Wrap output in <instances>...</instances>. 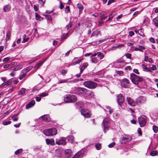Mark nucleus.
I'll list each match as a JSON object with an SVG mask.
<instances>
[{
	"label": "nucleus",
	"instance_id": "obj_12",
	"mask_svg": "<svg viewBox=\"0 0 158 158\" xmlns=\"http://www.w3.org/2000/svg\"><path fill=\"white\" fill-rule=\"evenodd\" d=\"M97 56V57H99L98 59L99 60L102 59L104 57L103 54L101 52L95 53L91 55V56L96 57Z\"/></svg>",
	"mask_w": 158,
	"mask_h": 158
},
{
	"label": "nucleus",
	"instance_id": "obj_16",
	"mask_svg": "<svg viewBox=\"0 0 158 158\" xmlns=\"http://www.w3.org/2000/svg\"><path fill=\"white\" fill-rule=\"evenodd\" d=\"M8 82L10 85L12 84H16L19 82V81L17 80L15 78H14L9 80Z\"/></svg>",
	"mask_w": 158,
	"mask_h": 158
},
{
	"label": "nucleus",
	"instance_id": "obj_23",
	"mask_svg": "<svg viewBox=\"0 0 158 158\" xmlns=\"http://www.w3.org/2000/svg\"><path fill=\"white\" fill-rule=\"evenodd\" d=\"M68 79H63L59 81V82L58 83V84H60L64 83H73L74 82V81H68Z\"/></svg>",
	"mask_w": 158,
	"mask_h": 158
},
{
	"label": "nucleus",
	"instance_id": "obj_19",
	"mask_svg": "<svg viewBox=\"0 0 158 158\" xmlns=\"http://www.w3.org/2000/svg\"><path fill=\"white\" fill-rule=\"evenodd\" d=\"M44 62L41 61H39L37 63L36 65L35 66L34 69H35V71L37 69L40 68L43 64Z\"/></svg>",
	"mask_w": 158,
	"mask_h": 158
},
{
	"label": "nucleus",
	"instance_id": "obj_29",
	"mask_svg": "<svg viewBox=\"0 0 158 158\" xmlns=\"http://www.w3.org/2000/svg\"><path fill=\"white\" fill-rule=\"evenodd\" d=\"M67 138L68 141L71 143L73 142L74 141V137L72 135L68 136L67 137Z\"/></svg>",
	"mask_w": 158,
	"mask_h": 158
},
{
	"label": "nucleus",
	"instance_id": "obj_55",
	"mask_svg": "<svg viewBox=\"0 0 158 158\" xmlns=\"http://www.w3.org/2000/svg\"><path fill=\"white\" fill-rule=\"evenodd\" d=\"M114 16L112 15V14L111 13V14L110 15H109V18L106 21V22L108 21H109L110 20V19H113V18Z\"/></svg>",
	"mask_w": 158,
	"mask_h": 158
},
{
	"label": "nucleus",
	"instance_id": "obj_26",
	"mask_svg": "<svg viewBox=\"0 0 158 158\" xmlns=\"http://www.w3.org/2000/svg\"><path fill=\"white\" fill-rule=\"evenodd\" d=\"M40 118L43 120L47 121H49L50 120L49 116L47 115L42 116L40 117Z\"/></svg>",
	"mask_w": 158,
	"mask_h": 158
},
{
	"label": "nucleus",
	"instance_id": "obj_46",
	"mask_svg": "<svg viewBox=\"0 0 158 158\" xmlns=\"http://www.w3.org/2000/svg\"><path fill=\"white\" fill-rule=\"evenodd\" d=\"M35 14L36 19L37 20L40 19L41 17L37 13H35Z\"/></svg>",
	"mask_w": 158,
	"mask_h": 158
},
{
	"label": "nucleus",
	"instance_id": "obj_30",
	"mask_svg": "<svg viewBox=\"0 0 158 158\" xmlns=\"http://www.w3.org/2000/svg\"><path fill=\"white\" fill-rule=\"evenodd\" d=\"M77 7L79 10V13H81L83 9L82 5L81 4H77Z\"/></svg>",
	"mask_w": 158,
	"mask_h": 158
},
{
	"label": "nucleus",
	"instance_id": "obj_10",
	"mask_svg": "<svg viewBox=\"0 0 158 158\" xmlns=\"http://www.w3.org/2000/svg\"><path fill=\"white\" fill-rule=\"evenodd\" d=\"M117 101L119 105L121 107H122V105L124 102V98L122 94H119L118 96Z\"/></svg>",
	"mask_w": 158,
	"mask_h": 158
},
{
	"label": "nucleus",
	"instance_id": "obj_33",
	"mask_svg": "<svg viewBox=\"0 0 158 158\" xmlns=\"http://www.w3.org/2000/svg\"><path fill=\"white\" fill-rule=\"evenodd\" d=\"M10 85L9 83L8 82V80L6 82H5L0 85V88H2L5 86H6Z\"/></svg>",
	"mask_w": 158,
	"mask_h": 158
},
{
	"label": "nucleus",
	"instance_id": "obj_63",
	"mask_svg": "<svg viewBox=\"0 0 158 158\" xmlns=\"http://www.w3.org/2000/svg\"><path fill=\"white\" fill-rule=\"evenodd\" d=\"M29 40V38L28 37L25 40H23L22 41V43H24L26 42L27 41H28Z\"/></svg>",
	"mask_w": 158,
	"mask_h": 158
},
{
	"label": "nucleus",
	"instance_id": "obj_54",
	"mask_svg": "<svg viewBox=\"0 0 158 158\" xmlns=\"http://www.w3.org/2000/svg\"><path fill=\"white\" fill-rule=\"evenodd\" d=\"M149 41L150 42L153 43H155V41L154 38L153 37H151L149 39Z\"/></svg>",
	"mask_w": 158,
	"mask_h": 158
},
{
	"label": "nucleus",
	"instance_id": "obj_24",
	"mask_svg": "<svg viewBox=\"0 0 158 158\" xmlns=\"http://www.w3.org/2000/svg\"><path fill=\"white\" fill-rule=\"evenodd\" d=\"M11 36V32L9 31H8L6 32V37L5 39L6 43L7 41L10 40Z\"/></svg>",
	"mask_w": 158,
	"mask_h": 158
},
{
	"label": "nucleus",
	"instance_id": "obj_20",
	"mask_svg": "<svg viewBox=\"0 0 158 158\" xmlns=\"http://www.w3.org/2000/svg\"><path fill=\"white\" fill-rule=\"evenodd\" d=\"M72 151L70 149H67L65 151V154L66 157H69L71 156Z\"/></svg>",
	"mask_w": 158,
	"mask_h": 158
},
{
	"label": "nucleus",
	"instance_id": "obj_40",
	"mask_svg": "<svg viewBox=\"0 0 158 158\" xmlns=\"http://www.w3.org/2000/svg\"><path fill=\"white\" fill-rule=\"evenodd\" d=\"M95 147L98 150H100L101 148V144L99 143H97L95 144Z\"/></svg>",
	"mask_w": 158,
	"mask_h": 158
},
{
	"label": "nucleus",
	"instance_id": "obj_22",
	"mask_svg": "<svg viewBox=\"0 0 158 158\" xmlns=\"http://www.w3.org/2000/svg\"><path fill=\"white\" fill-rule=\"evenodd\" d=\"M88 66V64L87 63H83L81 67L80 68L81 73H82L83 71Z\"/></svg>",
	"mask_w": 158,
	"mask_h": 158
},
{
	"label": "nucleus",
	"instance_id": "obj_61",
	"mask_svg": "<svg viewBox=\"0 0 158 158\" xmlns=\"http://www.w3.org/2000/svg\"><path fill=\"white\" fill-rule=\"evenodd\" d=\"M67 72V71L65 70H62L61 72V74L64 75L65 74H66Z\"/></svg>",
	"mask_w": 158,
	"mask_h": 158
},
{
	"label": "nucleus",
	"instance_id": "obj_9",
	"mask_svg": "<svg viewBox=\"0 0 158 158\" xmlns=\"http://www.w3.org/2000/svg\"><path fill=\"white\" fill-rule=\"evenodd\" d=\"M127 100L128 104L132 106H135L136 104H138V102H135L131 98L129 97H127Z\"/></svg>",
	"mask_w": 158,
	"mask_h": 158
},
{
	"label": "nucleus",
	"instance_id": "obj_45",
	"mask_svg": "<svg viewBox=\"0 0 158 158\" xmlns=\"http://www.w3.org/2000/svg\"><path fill=\"white\" fill-rule=\"evenodd\" d=\"M10 58L8 57H7L5 58L3 60V62L4 63H6L10 60Z\"/></svg>",
	"mask_w": 158,
	"mask_h": 158
},
{
	"label": "nucleus",
	"instance_id": "obj_25",
	"mask_svg": "<svg viewBox=\"0 0 158 158\" xmlns=\"http://www.w3.org/2000/svg\"><path fill=\"white\" fill-rule=\"evenodd\" d=\"M93 56H91V61L92 63L95 64L98 63L100 60L97 57H94L92 58Z\"/></svg>",
	"mask_w": 158,
	"mask_h": 158
},
{
	"label": "nucleus",
	"instance_id": "obj_4",
	"mask_svg": "<svg viewBox=\"0 0 158 158\" xmlns=\"http://www.w3.org/2000/svg\"><path fill=\"white\" fill-rule=\"evenodd\" d=\"M85 87L90 89H95L97 86L96 83L92 81H87L83 83Z\"/></svg>",
	"mask_w": 158,
	"mask_h": 158
},
{
	"label": "nucleus",
	"instance_id": "obj_59",
	"mask_svg": "<svg viewBox=\"0 0 158 158\" xmlns=\"http://www.w3.org/2000/svg\"><path fill=\"white\" fill-rule=\"evenodd\" d=\"M41 98L40 97H37L35 98V100L37 102H39L41 100Z\"/></svg>",
	"mask_w": 158,
	"mask_h": 158
},
{
	"label": "nucleus",
	"instance_id": "obj_47",
	"mask_svg": "<svg viewBox=\"0 0 158 158\" xmlns=\"http://www.w3.org/2000/svg\"><path fill=\"white\" fill-rule=\"evenodd\" d=\"M22 149H18V150H17V151H16L15 152V154H18L21 152H22Z\"/></svg>",
	"mask_w": 158,
	"mask_h": 158
},
{
	"label": "nucleus",
	"instance_id": "obj_34",
	"mask_svg": "<svg viewBox=\"0 0 158 158\" xmlns=\"http://www.w3.org/2000/svg\"><path fill=\"white\" fill-rule=\"evenodd\" d=\"M26 89L24 88H22L19 92V95H23L25 94V92Z\"/></svg>",
	"mask_w": 158,
	"mask_h": 158
},
{
	"label": "nucleus",
	"instance_id": "obj_17",
	"mask_svg": "<svg viewBox=\"0 0 158 158\" xmlns=\"http://www.w3.org/2000/svg\"><path fill=\"white\" fill-rule=\"evenodd\" d=\"M99 17L101 20H104L107 17L106 14L105 12H101L99 13Z\"/></svg>",
	"mask_w": 158,
	"mask_h": 158
},
{
	"label": "nucleus",
	"instance_id": "obj_28",
	"mask_svg": "<svg viewBox=\"0 0 158 158\" xmlns=\"http://www.w3.org/2000/svg\"><path fill=\"white\" fill-rule=\"evenodd\" d=\"M152 21L155 25L158 28V16L154 18Z\"/></svg>",
	"mask_w": 158,
	"mask_h": 158
},
{
	"label": "nucleus",
	"instance_id": "obj_21",
	"mask_svg": "<svg viewBox=\"0 0 158 158\" xmlns=\"http://www.w3.org/2000/svg\"><path fill=\"white\" fill-rule=\"evenodd\" d=\"M137 101L138 102V103H144L145 102V98L143 96H141L138 98Z\"/></svg>",
	"mask_w": 158,
	"mask_h": 158
},
{
	"label": "nucleus",
	"instance_id": "obj_15",
	"mask_svg": "<svg viewBox=\"0 0 158 158\" xmlns=\"http://www.w3.org/2000/svg\"><path fill=\"white\" fill-rule=\"evenodd\" d=\"M81 60V59L80 58H74L73 60V65H75L76 64L80 63Z\"/></svg>",
	"mask_w": 158,
	"mask_h": 158
},
{
	"label": "nucleus",
	"instance_id": "obj_50",
	"mask_svg": "<svg viewBox=\"0 0 158 158\" xmlns=\"http://www.w3.org/2000/svg\"><path fill=\"white\" fill-rule=\"evenodd\" d=\"M26 75L27 74L26 73H23L19 77V79L20 80H22L26 76Z\"/></svg>",
	"mask_w": 158,
	"mask_h": 158
},
{
	"label": "nucleus",
	"instance_id": "obj_60",
	"mask_svg": "<svg viewBox=\"0 0 158 158\" xmlns=\"http://www.w3.org/2000/svg\"><path fill=\"white\" fill-rule=\"evenodd\" d=\"M133 71L135 73H136L139 74V72L138 70L137 69H133Z\"/></svg>",
	"mask_w": 158,
	"mask_h": 158
},
{
	"label": "nucleus",
	"instance_id": "obj_13",
	"mask_svg": "<svg viewBox=\"0 0 158 158\" xmlns=\"http://www.w3.org/2000/svg\"><path fill=\"white\" fill-rule=\"evenodd\" d=\"M108 120L107 118H104L103 120V124L104 127V131L105 133L106 130L107 129L108 127Z\"/></svg>",
	"mask_w": 158,
	"mask_h": 158
},
{
	"label": "nucleus",
	"instance_id": "obj_42",
	"mask_svg": "<svg viewBox=\"0 0 158 158\" xmlns=\"http://www.w3.org/2000/svg\"><path fill=\"white\" fill-rule=\"evenodd\" d=\"M11 122L9 121H5L3 122L2 124L4 125H6L10 123Z\"/></svg>",
	"mask_w": 158,
	"mask_h": 158
},
{
	"label": "nucleus",
	"instance_id": "obj_64",
	"mask_svg": "<svg viewBox=\"0 0 158 158\" xmlns=\"http://www.w3.org/2000/svg\"><path fill=\"white\" fill-rule=\"evenodd\" d=\"M32 68V67L31 66H30L28 68H27L26 69V70L27 71V72L28 71L30 70H31Z\"/></svg>",
	"mask_w": 158,
	"mask_h": 158
},
{
	"label": "nucleus",
	"instance_id": "obj_3",
	"mask_svg": "<svg viewBox=\"0 0 158 158\" xmlns=\"http://www.w3.org/2000/svg\"><path fill=\"white\" fill-rule=\"evenodd\" d=\"M43 132L47 136H51L56 134L57 131L56 129L52 128L45 130Z\"/></svg>",
	"mask_w": 158,
	"mask_h": 158
},
{
	"label": "nucleus",
	"instance_id": "obj_41",
	"mask_svg": "<svg viewBox=\"0 0 158 158\" xmlns=\"http://www.w3.org/2000/svg\"><path fill=\"white\" fill-rule=\"evenodd\" d=\"M153 130L156 133L158 131V127L156 125H154L152 127Z\"/></svg>",
	"mask_w": 158,
	"mask_h": 158
},
{
	"label": "nucleus",
	"instance_id": "obj_51",
	"mask_svg": "<svg viewBox=\"0 0 158 158\" xmlns=\"http://www.w3.org/2000/svg\"><path fill=\"white\" fill-rule=\"evenodd\" d=\"M125 56L127 58L131 59V54L129 53H127L125 54Z\"/></svg>",
	"mask_w": 158,
	"mask_h": 158
},
{
	"label": "nucleus",
	"instance_id": "obj_18",
	"mask_svg": "<svg viewBox=\"0 0 158 158\" xmlns=\"http://www.w3.org/2000/svg\"><path fill=\"white\" fill-rule=\"evenodd\" d=\"M35 103V102L34 100L32 101L26 105V109H28L32 107L33 106H34Z\"/></svg>",
	"mask_w": 158,
	"mask_h": 158
},
{
	"label": "nucleus",
	"instance_id": "obj_6",
	"mask_svg": "<svg viewBox=\"0 0 158 158\" xmlns=\"http://www.w3.org/2000/svg\"><path fill=\"white\" fill-rule=\"evenodd\" d=\"M87 92V90L84 88L77 87L75 89V92L79 95H83Z\"/></svg>",
	"mask_w": 158,
	"mask_h": 158
},
{
	"label": "nucleus",
	"instance_id": "obj_39",
	"mask_svg": "<svg viewBox=\"0 0 158 158\" xmlns=\"http://www.w3.org/2000/svg\"><path fill=\"white\" fill-rule=\"evenodd\" d=\"M142 67L144 71H149V68L146 67V66L144 64H143L142 65Z\"/></svg>",
	"mask_w": 158,
	"mask_h": 158
},
{
	"label": "nucleus",
	"instance_id": "obj_62",
	"mask_svg": "<svg viewBox=\"0 0 158 158\" xmlns=\"http://www.w3.org/2000/svg\"><path fill=\"white\" fill-rule=\"evenodd\" d=\"M134 35V32L133 31H131L129 32V35L132 36Z\"/></svg>",
	"mask_w": 158,
	"mask_h": 158
},
{
	"label": "nucleus",
	"instance_id": "obj_49",
	"mask_svg": "<svg viewBox=\"0 0 158 158\" xmlns=\"http://www.w3.org/2000/svg\"><path fill=\"white\" fill-rule=\"evenodd\" d=\"M38 7H39L38 5H34V10L36 11H37L39 9Z\"/></svg>",
	"mask_w": 158,
	"mask_h": 158
},
{
	"label": "nucleus",
	"instance_id": "obj_5",
	"mask_svg": "<svg viewBox=\"0 0 158 158\" xmlns=\"http://www.w3.org/2000/svg\"><path fill=\"white\" fill-rule=\"evenodd\" d=\"M139 124L141 127L144 126L147 123L146 117L144 115L141 116L138 118Z\"/></svg>",
	"mask_w": 158,
	"mask_h": 158
},
{
	"label": "nucleus",
	"instance_id": "obj_1",
	"mask_svg": "<svg viewBox=\"0 0 158 158\" xmlns=\"http://www.w3.org/2000/svg\"><path fill=\"white\" fill-rule=\"evenodd\" d=\"M130 77L131 81L135 85H138L139 82L143 81V80L142 77H139L133 73L131 74Z\"/></svg>",
	"mask_w": 158,
	"mask_h": 158
},
{
	"label": "nucleus",
	"instance_id": "obj_38",
	"mask_svg": "<svg viewBox=\"0 0 158 158\" xmlns=\"http://www.w3.org/2000/svg\"><path fill=\"white\" fill-rule=\"evenodd\" d=\"M157 152L156 151H153L150 153V155L152 156H155L157 155Z\"/></svg>",
	"mask_w": 158,
	"mask_h": 158
},
{
	"label": "nucleus",
	"instance_id": "obj_8",
	"mask_svg": "<svg viewBox=\"0 0 158 158\" xmlns=\"http://www.w3.org/2000/svg\"><path fill=\"white\" fill-rule=\"evenodd\" d=\"M121 85L122 87L127 88L128 87L129 84V80L127 78H124L121 80Z\"/></svg>",
	"mask_w": 158,
	"mask_h": 158
},
{
	"label": "nucleus",
	"instance_id": "obj_48",
	"mask_svg": "<svg viewBox=\"0 0 158 158\" xmlns=\"http://www.w3.org/2000/svg\"><path fill=\"white\" fill-rule=\"evenodd\" d=\"M48 95V94L47 93H43L40 94L39 96L40 97H45L47 96Z\"/></svg>",
	"mask_w": 158,
	"mask_h": 158
},
{
	"label": "nucleus",
	"instance_id": "obj_32",
	"mask_svg": "<svg viewBox=\"0 0 158 158\" xmlns=\"http://www.w3.org/2000/svg\"><path fill=\"white\" fill-rule=\"evenodd\" d=\"M138 49L139 50L138 51L143 52V50L145 49V48L142 45H139L138 47Z\"/></svg>",
	"mask_w": 158,
	"mask_h": 158
},
{
	"label": "nucleus",
	"instance_id": "obj_53",
	"mask_svg": "<svg viewBox=\"0 0 158 158\" xmlns=\"http://www.w3.org/2000/svg\"><path fill=\"white\" fill-rule=\"evenodd\" d=\"M70 11L69 7V6H66L65 8V12L66 13H67Z\"/></svg>",
	"mask_w": 158,
	"mask_h": 158
},
{
	"label": "nucleus",
	"instance_id": "obj_57",
	"mask_svg": "<svg viewBox=\"0 0 158 158\" xmlns=\"http://www.w3.org/2000/svg\"><path fill=\"white\" fill-rule=\"evenodd\" d=\"M151 69L152 70H155L157 68L156 66L155 65H152Z\"/></svg>",
	"mask_w": 158,
	"mask_h": 158
},
{
	"label": "nucleus",
	"instance_id": "obj_7",
	"mask_svg": "<svg viewBox=\"0 0 158 158\" xmlns=\"http://www.w3.org/2000/svg\"><path fill=\"white\" fill-rule=\"evenodd\" d=\"M81 114L84 117L86 118L90 117L91 115V112L88 110L83 109L81 110Z\"/></svg>",
	"mask_w": 158,
	"mask_h": 158
},
{
	"label": "nucleus",
	"instance_id": "obj_58",
	"mask_svg": "<svg viewBox=\"0 0 158 158\" xmlns=\"http://www.w3.org/2000/svg\"><path fill=\"white\" fill-rule=\"evenodd\" d=\"M59 8L61 9H62L64 8L63 5V4L61 1H60V5L59 6Z\"/></svg>",
	"mask_w": 158,
	"mask_h": 158
},
{
	"label": "nucleus",
	"instance_id": "obj_2",
	"mask_svg": "<svg viewBox=\"0 0 158 158\" xmlns=\"http://www.w3.org/2000/svg\"><path fill=\"white\" fill-rule=\"evenodd\" d=\"M64 100L67 103L73 102L76 101L77 97L71 94L66 95L64 97Z\"/></svg>",
	"mask_w": 158,
	"mask_h": 158
},
{
	"label": "nucleus",
	"instance_id": "obj_35",
	"mask_svg": "<svg viewBox=\"0 0 158 158\" xmlns=\"http://www.w3.org/2000/svg\"><path fill=\"white\" fill-rule=\"evenodd\" d=\"M87 94L91 98L93 97L94 96V93L91 91H89L87 93Z\"/></svg>",
	"mask_w": 158,
	"mask_h": 158
},
{
	"label": "nucleus",
	"instance_id": "obj_43",
	"mask_svg": "<svg viewBox=\"0 0 158 158\" xmlns=\"http://www.w3.org/2000/svg\"><path fill=\"white\" fill-rule=\"evenodd\" d=\"M72 25V22H70L68 24L66 25V27L68 30L71 27Z\"/></svg>",
	"mask_w": 158,
	"mask_h": 158
},
{
	"label": "nucleus",
	"instance_id": "obj_37",
	"mask_svg": "<svg viewBox=\"0 0 158 158\" xmlns=\"http://www.w3.org/2000/svg\"><path fill=\"white\" fill-rule=\"evenodd\" d=\"M139 34L141 36H143L144 34L143 32V29H140L138 31Z\"/></svg>",
	"mask_w": 158,
	"mask_h": 158
},
{
	"label": "nucleus",
	"instance_id": "obj_44",
	"mask_svg": "<svg viewBox=\"0 0 158 158\" xmlns=\"http://www.w3.org/2000/svg\"><path fill=\"white\" fill-rule=\"evenodd\" d=\"M9 101L8 98H5L3 100V102L4 104H6Z\"/></svg>",
	"mask_w": 158,
	"mask_h": 158
},
{
	"label": "nucleus",
	"instance_id": "obj_27",
	"mask_svg": "<svg viewBox=\"0 0 158 158\" xmlns=\"http://www.w3.org/2000/svg\"><path fill=\"white\" fill-rule=\"evenodd\" d=\"M11 9V7L9 5H7L5 6L3 8V10L4 12L9 11Z\"/></svg>",
	"mask_w": 158,
	"mask_h": 158
},
{
	"label": "nucleus",
	"instance_id": "obj_11",
	"mask_svg": "<svg viewBox=\"0 0 158 158\" xmlns=\"http://www.w3.org/2000/svg\"><path fill=\"white\" fill-rule=\"evenodd\" d=\"M66 139L64 137H61L59 140H56V143L58 145H65L66 144Z\"/></svg>",
	"mask_w": 158,
	"mask_h": 158
},
{
	"label": "nucleus",
	"instance_id": "obj_56",
	"mask_svg": "<svg viewBox=\"0 0 158 158\" xmlns=\"http://www.w3.org/2000/svg\"><path fill=\"white\" fill-rule=\"evenodd\" d=\"M113 116L115 118H118L119 116V114L118 113H115L114 114Z\"/></svg>",
	"mask_w": 158,
	"mask_h": 158
},
{
	"label": "nucleus",
	"instance_id": "obj_31",
	"mask_svg": "<svg viewBox=\"0 0 158 158\" xmlns=\"http://www.w3.org/2000/svg\"><path fill=\"white\" fill-rule=\"evenodd\" d=\"M100 33V31L98 30H96V31H94L91 35V36H98Z\"/></svg>",
	"mask_w": 158,
	"mask_h": 158
},
{
	"label": "nucleus",
	"instance_id": "obj_14",
	"mask_svg": "<svg viewBox=\"0 0 158 158\" xmlns=\"http://www.w3.org/2000/svg\"><path fill=\"white\" fill-rule=\"evenodd\" d=\"M46 144L48 145H50L52 146H54L55 144L54 142V140L53 139H46Z\"/></svg>",
	"mask_w": 158,
	"mask_h": 158
},
{
	"label": "nucleus",
	"instance_id": "obj_52",
	"mask_svg": "<svg viewBox=\"0 0 158 158\" xmlns=\"http://www.w3.org/2000/svg\"><path fill=\"white\" fill-rule=\"evenodd\" d=\"M115 145V143L114 142H113L110 144L108 146L110 148H111L114 147Z\"/></svg>",
	"mask_w": 158,
	"mask_h": 158
},
{
	"label": "nucleus",
	"instance_id": "obj_36",
	"mask_svg": "<svg viewBox=\"0 0 158 158\" xmlns=\"http://www.w3.org/2000/svg\"><path fill=\"white\" fill-rule=\"evenodd\" d=\"M23 68V66L22 65H19L17 66L14 69V70L15 71L18 70L20 69H21Z\"/></svg>",
	"mask_w": 158,
	"mask_h": 158
}]
</instances>
